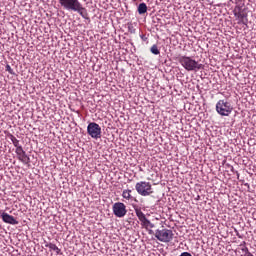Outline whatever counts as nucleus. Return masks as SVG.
<instances>
[{
  "label": "nucleus",
  "instance_id": "f257e3e1",
  "mask_svg": "<svg viewBox=\"0 0 256 256\" xmlns=\"http://www.w3.org/2000/svg\"><path fill=\"white\" fill-rule=\"evenodd\" d=\"M58 3L65 11H74V13L82 16L83 19L90 21L87 8L83 7V4L79 0H58Z\"/></svg>",
  "mask_w": 256,
  "mask_h": 256
},
{
  "label": "nucleus",
  "instance_id": "f03ea898",
  "mask_svg": "<svg viewBox=\"0 0 256 256\" xmlns=\"http://www.w3.org/2000/svg\"><path fill=\"white\" fill-rule=\"evenodd\" d=\"M177 61L186 71H201L203 69V64L189 56H179Z\"/></svg>",
  "mask_w": 256,
  "mask_h": 256
},
{
  "label": "nucleus",
  "instance_id": "7ed1b4c3",
  "mask_svg": "<svg viewBox=\"0 0 256 256\" xmlns=\"http://www.w3.org/2000/svg\"><path fill=\"white\" fill-rule=\"evenodd\" d=\"M216 113L221 115V117H229L230 113H233V106L231 102L227 100H219L216 103Z\"/></svg>",
  "mask_w": 256,
  "mask_h": 256
},
{
  "label": "nucleus",
  "instance_id": "20e7f679",
  "mask_svg": "<svg viewBox=\"0 0 256 256\" xmlns=\"http://www.w3.org/2000/svg\"><path fill=\"white\" fill-rule=\"evenodd\" d=\"M135 190L137 191L138 195H141V197H149L154 193L153 186L147 181L137 182L135 185Z\"/></svg>",
  "mask_w": 256,
  "mask_h": 256
},
{
  "label": "nucleus",
  "instance_id": "39448f33",
  "mask_svg": "<svg viewBox=\"0 0 256 256\" xmlns=\"http://www.w3.org/2000/svg\"><path fill=\"white\" fill-rule=\"evenodd\" d=\"M134 211L144 229H155V224L147 219V216H145V213H143L140 207L134 206Z\"/></svg>",
  "mask_w": 256,
  "mask_h": 256
},
{
  "label": "nucleus",
  "instance_id": "423d86ee",
  "mask_svg": "<svg viewBox=\"0 0 256 256\" xmlns=\"http://www.w3.org/2000/svg\"><path fill=\"white\" fill-rule=\"evenodd\" d=\"M234 16L236 19H238V24L239 25H247L249 23L248 14L247 10L243 8V6H235L234 8Z\"/></svg>",
  "mask_w": 256,
  "mask_h": 256
},
{
  "label": "nucleus",
  "instance_id": "0eeeda50",
  "mask_svg": "<svg viewBox=\"0 0 256 256\" xmlns=\"http://www.w3.org/2000/svg\"><path fill=\"white\" fill-rule=\"evenodd\" d=\"M173 235V230L169 229L156 230L155 232L156 239L161 241V243H171L173 241Z\"/></svg>",
  "mask_w": 256,
  "mask_h": 256
},
{
  "label": "nucleus",
  "instance_id": "6e6552de",
  "mask_svg": "<svg viewBox=\"0 0 256 256\" xmlns=\"http://www.w3.org/2000/svg\"><path fill=\"white\" fill-rule=\"evenodd\" d=\"M87 133L92 139H101V126L96 122H91L87 126Z\"/></svg>",
  "mask_w": 256,
  "mask_h": 256
},
{
  "label": "nucleus",
  "instance_id": "1a4fd4ad",
  "mask_svg": "<svg viewBox=\"0 0 256 256\" xmlns=\"http://www.w3.org/2000/svg\"><path fill=\"white\" fill-rule=\"evenodd\" d=\"M112 211L115 217L121 219L127 215V206L123 202H116L112 206Z\"/></svg>",
  "mask_w": 256,
  "mask_h": 256
},
{
  "label": "nucleus",
  "instance_id": "9d476101",
  "mask_svg": "<svg viewBox=\"0 0 256 256\" xmlns=\"http://www.w3.org/2000/svg\"><path fill=\"white\" fill-rule=\"evenodd\" d=\"M15 153H16L19 161L24 163V165L29 164L30 158H29V156H27V153L25 152V150H23V147L16 148Z\"/></svg>",
  "mask_w": 256,
  "mask_h": 256
},
{
  "label": "nucleus",
  "instance_id": "9b49d317",
  "mask_svg": "<svg viewBox=\"0 0 256 256\" xmlns=\"http://www.w3.org/2000/svg\"><path fill=\"white\" fill-rule=\"evenodd\" d=\"M1 218H2V221L4 223H8V225H19V221H17V219H15V217L9 215L6 212H3L1 214Z\"/></svg>",
  "mask_w": 256,
  "mask_h": 256
},
{
  "label": "nucleus",
  "instance_id": "f8f14e48",
  "mask_svg": "<svg viewBox=\"0 0 256 256\" xmlns=\"http://www.w3.org/2000/svg\"><path fill=\"white\" fill-rule=\"evenodd\" d=\"M45 247H48V249H50V251H55L56 255H61V249H59V247H57V245H55L53 243H47V244H45Z\"/></svg>",
  "mask_w": 256,
  "mask_h": 256
},
{
  "label": "nucleus",
  "instance_id": "ddd939ff",
  "mask_svg": "<svg viewBox=\"0 0 256 256\" xmlns=\"http://www.w3.org/2000/svg\"><path fill=\"white\" fill-rule=\"evenodd\" d=\"M147 11V4L145 3H140L138 5V13L139 15H144V13Z\"/></svg>",
  "mask_w": 256,
  "mask_h": 256
},
{
  "label": "nucleus",
  "instance_id": "4468645a",
  "mask_svg": "<svg viewBox=\"0 0 256 256\" xmlns=\"http://www.w3.org/2000/svg\"><path fill=\"white\" fill-rule=\"evenodd\" d=\"M122 197L123 199H127V201H129V199H131V190H123Z\"/></svg>",
  "mask_w": 256,
  "mask_h": 256
},
{
  "label": "nucleus",
  "instance_id": "2eb2a0df",
  "mask_svg": "<svg viewBox=\"0 0 256 256\" xmlns=\"http://www.w3.org/2000/svg\"><path fill=\"white\" fill-rule=\"evenodd\" d=\"M150 51L153 55H159L161 51H159V48L157 47V44H154L151 48Z\"/></svg>",
  "mask_w": 256,
  "mask_h": 256
},
{
  "label": "nucleus",
  "instance_id": "dca6fc26",
  "mask_svg": "<svg viewBox=\"0 0 256 256\" xmlns=\"http://www.w3.org/2000/svg\"><path fill=\"white\" fill-rule=\"evenodd\" d=\"M10 139H11V141H12L14 147H16V149H19V147H23V146H21V145L19 144V140H17L15 136L11 135V138H10Z\"/></svg>",
  "mask_w": 256,
  "mask_h": 256
},
{
  "label": "nucleus",
  "instance_id": "f3484780",
  "mask_svg": "<svg viewBox=\"0 0 256 256\" xmlns=\"http://www.w3.org/2000/svg\"><path fill=\"white\" fill-rule=\"evenodd\" d=\"M6 71H8V73H10V75H15L13 68H11V65H9V64L6 65Z\"/></svg>",
  "mask_w": 256,
  "mask_h": 256
},
{
  "label": "nucleus",
  "instance_id": "a211bd4d",
  "mask_svg": "<svg viewBox=\"0 0 256 256\" xmlns=\"http://www.w3.org/2000/svg\"><path fill=\"white\" fill-rule=\"evenodd\" d=\"M128 29H129L130 33H135V29L133 28V25H129Z\"/></svg>",
  "mask_w": 256,
  "mask_h": 256
},
{
  "label": "nucleus",
  "instance_id": "6ab92c4d",
  "mask_svg": "<svg viewBox=\"0 0 256 256\" xmlns=\"http://www.w3.org/2000/svg\"><path fill=\"white\" fill-rule=\"evenodd\" d=\"M180 256H192L189 252H183Z\"/></svg>",
  "mask_w": 256,
  "mask_h": 256
},
{
  "label": "nucleus",
  "instance_id": "aec40b11",
  "mask_svg": "<svg viewBox=\"0 0 256 256\" xmlns=\"http://www.w3.org/2000/svg\"><path fill=\"white\" fill-rule=\"evenodd\" d=\"M140 38L142 39V41H147V36L145 35H141Z\"/></svg>",
  "mask_w": 256,
  "mask_h": 256
},
{
  "label": "nucleus",
  "instance_id": "412c9836",
  "mask_svg": "<svg viewBox=\"0 0 256 256\" xmlns=\"http://www.w3.org/2000/svg\"><path fill=\"white\" fill-rule=\"evenodd\" d=\"M149 235H153V230H148Z\"/></svg>",
  "mask_w": 256,
  "mask_h": 256
}]
</instances>
